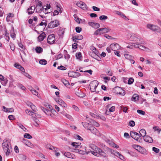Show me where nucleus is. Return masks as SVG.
<instances>
[{
	"label": "nucleus",
	"instance_id": "1",
	"mask_svg": "<svg viewBox=\"0 0 161 161\" xmlns=\"http://www.w3.org/2000/svg\"><path fill=\"white\" fill-rule=\"evenodd\" d=\"M2 146L3 151L6 153V155L7 156H8L10 153L11 149V146L10 142L8 140L5 139L3 141Z\"/></svg>",
	"mask_w": 161,
	"mask_h": 161
},
{
	"label": "nucleus",
	"instance_id": "2",
	"mask_svg": "<svg viewBox=\"0 0 161 161\" xmlns=\"http://www.w3.org/2000/svg\"><path fill=\"white\" fill-rule=\"evenodd\" d=\"M130 40L136 42L135 43H144L143 39L135 34H132L130 36Z\"/></svg>",
	"mask_w": 161,
	"mask_h": 161
},
{
	"label": "nucleus",
	"instance_id": "3",
	"mask_svg": "<svg viewBox=\"0 0 161 161\" xmlns=\"http://www.w3.org/2000/svg\"><path fill=\"white\" fill-rule=\"evenodd\" d=\"M110 30L111 29L110 28H99L95 31L94 34L95 35H100L102 34L108 33L110 31Z\"/></svg>",
	"mask_w": 161,
	"mask_h": 161
},
{
	"label": "nucleus",
	"instance_id": "4",
	"mask_svg": "<svg viewBox=\"0 0 161 161\" xmlns=\"http://www.w3.org/2000/svg\"><path fill=\"white\" fill-rule=\"evenodd\" d=\"M147 27L153 31H156L157 32L160 33L161 31L160 27L157 25L152 24H147Z\"/></svg>",
	"mask_w": 161,
	"mask_h": 161
},
{
	"label": "nucleus",
	"instance_id": "5",
	"mask_svg": "<svg viewBox=\"0 0 161 161\" xmlns=\"http://www.w3.org/2000/svg\"><path fill=\"white\" fill-rule=\"evenodd\" d=\"M98 85V81L94 80L92 81L90 84V89L92 92L96 91V89Z\"/></svg>",
	"mask_w": 161,
	"mask_h": 161
},
{
	"label": "nucleus",
	"instance_id": "6",
	"mask_svg": "<svg viewBox=\"0 0 161 161\" xmlns=\"http://www.w3.org/2000/svg\"><path fill=\"white\" fill-rule=\"evenodd\" d=\"M55 41V36L54 34L49 35L47 38V42L49 44H53Z\"/></svg>",
	"mask_w": 161,
	"mask_h": 161
},
{
	"label": "nucleus",
	"instance_id": "7",
	"mask_svg": "<svg viewBox=\"0 0 161 161\" xmlns=\"http://www.w3.org/2000/svg\"><path fill=\"white\" fill-rule=\"evenodd\" d=\"M91 153L95 156H97L98 154H99L103 157H106L107 156V154L100 148H99L97 152L91 151Z\"/></svg>",
	"mask_w": 161,
	"mask_h": 161
},
{
	"label": "nucleus",
	"instance_id": "8",
	"mask_svg": "<svg viewBox=\"0 0 161 161\" xmlns=\"http://www.w3.org/2000/svg\"><path fill=\"white\" fill-rule=\"evenodd\" d=\"M59 25L58 21L57 20H55L49 23L48 27L50 28H53L57 27Z\"/></svg>",
	"mask_w": 161,
	"mask_h": 161
},
{
	"label": "nucleus",
	"instance_id": "9",
	"mask_svg": "<svg viewBox=\"0 0 161 161\" xmlns=\"http://www.w3.org/2000/svg\"><path fill=\"white\" fill-rule=\"evenodd\" d=\"M114 91H115V92L116 94L121 95L123 96L125 95V91L120 87L118 86L115 87Z\"/></svg>",
	"mask_w": 161,
	"mask_h": 161
},
{
	"label": "nucleus",
	"instance_id": "10",
	"mask_svg": "<svg viewBox=\"0 0 161 161\" xmlns=\"http://www.w3.org/2000/svg\"><path fill=\"white\" fill-rule=\"evenodd\" d=\"M110 48L113 51H116L120 49V46L118 44L114 43L110 45Z\"/></svg>",
	"mask_w": 161,
	"mask_h": 161
},
{
	"label": "nucleus",
	"instance_id": "11",
	"mask_svg": "<svg viewBox=\"0 0 161 161\" xmlns=\"http://www.w3.org/2000/svg\"><path fill=\"white\" fill-rule=\"evenodd\" d=\"M25 112L28 115H31L32 117H34V116H36L37 118H40L41 117V115L39 114L34 113L32 111H31L28 109H27L25 110Z\"/></svg>",
	"mask_w": 161,
	"mask_h": 161
},
{
	"label": "nucleus",
	"instance_id": "12",
	"mask_svg": "<svg viewBox=\"0 0 161 161\" xmlns=\"http://www.w3.org/2000/svg\"><path fill=\"white\" fill-rule=\"evenodd\" d=\"M56 102L58 103L59 105L63 107H67V104L66 103L62 100L61 99L58 98L56 99Z\"/></svg>",
	"mask_w": 161,
	"mask_h": 161
},
{
	"label": "nucleus",
	"instance_id": "13",
	"mask_svg": "<svg viewBox=\"0 0 161 161\" xmlns=\"http://www.w3.org/2000/svg\"><path fill=\"white\" fill-rule=\"evenodd\" d=\"M76 5L83 9L85 10L86 9V4L82 1L77 2L76 3Z\"/></svg>",
	"mask_w": 161,
	"mask_h": 161
},
{
	"label": "nucleus",
	"instance_id": "14",
	"mask_svg": "<svg viewBox=\"0 0 161 161\" xmlns=\"http://www.w3.org/2000/svg\"><path fill=\"white\" fill-rule=\"evenodd\" d=\"M48 107L51 110V112L52 115V117L53 118H55L57 114V113L54 109L52 107L51 105H48Z\"/></svg>",
	"mask_w": 161,
	"mask_h": 161
},
{
	"label": "nucleus",
	"instance_id": "15",
	"mask_svg": "<svg viewBox=\"0 0 161 161\" xmlns=\"http://www.w3.org/2000/svg\"><path fill=\"white\" fill-rule=\"evenodd\" d=\"M88 24L90 26L95 29H97L100 26V25L97 23L89 22H88Z\"/></svg>",
	"mask_w": 161,
	"mask_h": 161
},
{
	"label": "nucleus",
	"instance_id": "16",
	"mask_svg": "<svg viewBox=\"0 0 161 161\" xmlns=\"http://www.w3.org/2000/svg\"><path fill=\"white\" fill-rule=\"evenodd\" d=\"M143 43H136V44H132L133 46H134V47L136 48H139L140 49L144 50L145 47L142 45Z\"/></svg>",
	"mask_w": 161,
	"mask_h": 161
},
{
	"label": "nucleus",
	"instance_id": "17",
	"mask_svg": "<svg viewBox=\"0 0 161 161\" xmlns=\"http://www.w3.org/2000/svg\"><path fill=\"white\" fill-rule=\"evenodd\" d=\"M90 130L91 132L93 134H95L97 136H99L100 135V133L99 132V131L97 130V129L92 126L90 129Z\"/></svg>",
	"mask_w": 161,
	"mask_h": 161
},
{
	"label": "nucleus",
	"instance_id": "18",
	"mask_svg": "<svg viewBox=\"0 0 161 161\" xmlns=\"http://www.w3.org/2000/svg\"><path fill=\"white\" fill-rule=\"evenodd\" d=\"M35 9V7L34 6H32L27 9V13L29 14H31L34 12Z\"/></svg>",
	"mask_w": 161,
	"mask_h": 161
},
{
	"label": "nucleus",
	"instance_id": "19",
	"mask_svg": "<svg viewBox=\"0 0 161 161\" xmlns=\"http://www.w3.org/2000/svg\"><path fill=\"white\" fill-rule=\"evenodd\" d=\"M115 12L117 14L119 15L121 17L123 18L125 20H129L128 18L126 17L124 14L121 12L118 11H115Z\"/></svg>",
	"mask_w": 161,
	"mask_h": 161
},
{
	"label": "nucleus",
	"instance_id": "20",
	"mask_svg": "<svg viewBox=\"0 0 161 161\" xmlns=\"http://www.w3.org/2000/svg\"><path fill=\"white\" fill-rule=\"evenodd\" d=\"M36 116H34V117H33V119L34 121L33 123L34 125L36 127H38L40 124V122L39 121V119L36 118Z\"/></svg>",
	"mask_w": 161,
	"mask_h": 161
},
{
	"label": "nucleus",
	"instance_id": "21",
	"mask_svg": "<svg viewBox=\"0 0 161 161\" xmlns=\"http://www.w3.org/2000/svg\"><path fill=\"white\" fill-rule=\"evenodd\" d=\"M82 124L83 126L86 129L89 130H90V129L92 127V125L88 123L84 122H82Z\"/></svg>",
	"mask_w": 161,
	"mask_h": 161
},
{
	"label": "nucleus",
	"instance_id": "22",
	"mask_svg": "<svg viewBox=\"0 0 161 161\" xmlns=\"http://www.w3.org/2000/svg\"><path fill=\"white\" fill-rule=\"evenodd\" d=\"M46 36V34L45 32H43L40 34L38 37V41L41 42L42 41Z\"/></svg>",
	"mask_w": 161,
	"mask_h": 161
},
{
	"label": "nucleus",
	"instance_id": "23",
	"mask_svg": "<svg viewBox=\"0 0 161 161\" xmlns=\"http://www.w3.org/2000/svg\"><path fill=\"white\" fill-rule=\"evenodd\" d=\"M89 147L93 151H92L97 152L99 148L95 145L91 144L89 145Z\"/></svg>",
	"mask_w": 161,
	"mask_h": 161
},
{
	"label": "nucleus",
	"instance_id": "24",
	"mask_svg": "<svg viewBox=\"0 0 161 161\" xmlns=\"http://www.w3.org/2000/svg\"><path fill=\"white\" fill-rule=\"evenodd\" d=\"M75 94L78 96L83 97L85 96V94L80 90H79L78 89L77 91H75Z\"/></svg>",
	"mask_w": 161,
	"mask_h": 161
},
{
	"label": "nucleus",
	"instance_id": "25",
	"mask_svg": "<svg viewBox=\"0 0 161 161\" xmlns=\"http://www.w3.org/2000/svg\"><path fill=\"white\" fill-rule=\"evenodd\" d=\"M144 139L145 141L147 142L151 143L153 142V139L151 137L147 136H145L144 138Z\"/></svg>",
	"mask_w": 161,
	"mask_h": 161
},
{
	"label": "nucleus",
	"instance_id": "26",
	"mask_svg": "<svg viewBox=\"0 0 161 161\" xmlns=\"http://www.w3.org/2000/svg\"><path fill=\"white\" fill-rule=\"evenodd\" d=\"M14 66L17 69H19L21 71L25 72V70L24 68L19 64L16 63L14 64Z\"/></svg>",
	"mask_w": 161,
	"mask_h": 161
},
{
	"label": "nucleus",
	"instance_id": "27",
	"mask_svg": "<svg viewBox=\"0 0 161 161\" xmlns=\"http://www.w3.org/2000/svg\"><path fill=\"white\" fill-rule=\"evenodd\" d=\"M3 108L4 109V111L6 112H13L14 111V109L12 108H6L5 106H3Z\"/></svg>",
	"mask_w": 161,
	"mask_h": 161
},
{
	"label": "nucleus",
	"instance_id": "28",
	"mask_svg": "<svg viewBox=\"0 0 161 161\" xmlns=\"http://www.w3.org/2000/svg\"><path fill=\"white\" fill-rule=\"evenodd\" d=\"M139 96L137 94H134L132 96L131 100L134 102H136L138 100Z\"/></svg>",
	"mask_w": 161,
	"mask_h": 161
},
{
	"label": "nucleus",
	"instance_id": "29",
	"mask_svg": "<svg viewBox=\"0 0 161 161\" xmlns=\"http://www.w3.org/2000/svg\"><path fill=\"white\" fill-rule=\"evenodd\" d=\"M28 105L34 111H36L37 109L36 106L33 105L31 103H29Z\"/></svg>",
	"mask_w": 161,
	"mask_h": 161
},
{
	"label": "nucleus",
	"instance_id": "30",
	"mask_svg": "<svg viewBox=\"0 0 161 161\" xmlns=\"http://www.w3.org/2000/svg\"><path fill=\"white\" fill-rule=\"evenodd\" d=\"M64 156H66V157L70 158H74L73 157V155L72 154L68 152H65L64 154Z\"/></svg>",
	"mask_w": 161,
	"mask_h": 161
},
{
	"label": "nucleus",
	"instance_id": "31",
	"mask_svg": "<svg viewBox=\"0 0 161 161\" xmlns=\"http://www.w3.org/2000/svg\"><path fill=\"white\" fill-rule=\"evenodd\" d=\"M140 135L142 136H145L146 134V132L144 129H142L139 131Z\"/></svg>",
	"mask_w": 161,
	"mask_h": 161
},
{
	"label": "nucleus",
	"instance_id": "32",
	"mask_svg": "<svg viewBox=\"0 0 161 161\" xmlns=\"http://www.w3.org/2000/svg\"><path fill=\"white\" fill-rule=\"evenodd\" d=\"M55 5L57 7V10L59 12L62 13L63 9L62 8H61L60 5L58 4V3H56Z\"/></svg>",
	"mask_w": 161,
	"mask_h": 161
},
{
	"label": "nucleus",
	"instance_id": "33",
	"mask_svg": "<svg viewBox=\"0 0 161 161\" xmlns=\"http://www.w3.org/2000/svg\"><path fill=\"white\" fill-rule=\"evenodd\" d=\"M90 123L92 125H93L96 127H98L99 125V124L97 122L93 120H91Z\"/></svg>",
	"mask_w": 161,
	"mask_h": 161
},
{
	"label": "nucleus",
	"instance_id": "34",
	"mask_svg": "<svg viewBox=\"0 0 161 161\" xmlns=\"http://www.w3.org/2000/svg\"><path fill=\"white\" fill-rule=\"evenodd\" d=\"M71 145L75 147V148H80L81 147V146L80 145V144H79L78 143L73 142L72 143Z\"/></svg>",
	"mask_w": 161,
	"mask_h": 161
},
{
	"label": "nucleus",
	"instance_id": "35",
	"mask_svg": "<svg viewBox=\"0 0 161 161\" xmlns=\"http://www.w3.org/2000/svg\"><path fill=\"white\" fill-rule=\"evenodd\" d=\"M138 151L140 152L141 153L143 154H147V152L145 149L142 148L141 147H140V148L138 150Z\"/></svg>",
	"mask_w": 161,
	"mask_h": 161
},
{
	"label": "nucleus",
	"instance_id": "36",
	"mask_svg": "<svg viewBox=\"0 0 161 161\" xmlns=\"http://www.w3.org/2000/svg\"><path fill=\"white\" fill-rule=\"evenodd\" d=\"M135 140L139 142H140L142 140V138L140 136V135L139 133H137Z\"/></svg>",
	"mask_w": 161,
	"mask_h": 161
},
{
	"label": "nucleus",
	"instance_id": "37",
	"mask_svg": "<svg viewBox=\"0 0 161 161\" xmlns=\"http://www.w3.org/2000/svg\"><path fill=\"white\" fill-rule=\"evenodd\" d=\"M76 56L77 59H79L80 61L82 60V56L81 53L80 52H79L76 53Z\"/></svg>",
	"mask_w": 161,
	"mask_h": 161
},
{
	"label": "nucleus",
	"instance_id": "38",
	"mask_svg": "<svg viewBox=\"0 0 161 161\" xmlns=\"http://www.w3.org/2000/svg\"><path fill=\"white\" fill-rule=\"evenodd\" d=\"M62 81L64 85L67 87H68L69 85V84L68 81L65 79H63L62 80Z\"/></svg>",
	"mask_w": 161,
	"mask_h": 161
},
{
	"label": "nucleus",
	"instance_id": "39",
	"mask_svg": "<svg viewBox=\"0 0 161 161\" xmlns=\"http://www.w3.org/2000/svg\"><path fill=\"white\" fill-rule=\"evenodd\" d=\"M42 48L40 47H37L35 48V50L37 53H40L42 51Z\"/></svg>",
	"mask_w": 161,
	"mask_h": 161
},
{
	"label": "nucleus",
	"instance_id": "40",
	"mask_svg": "<svg viewBox=\"0 0 161 161\" xmlns=\"http://www.w3.org/2000/svg\"><path fill=\"white\" fill-rule=\"evenodd\" d=\"M131 147L138 151L141 147L140 146L136 144H133L132 145Z\"/></svg>",
	"mask_w": 161,
	"mask_h": 161
},
{
	"label": "nucleus",
	"instance_id": "41",
	"mask_svg": "<svg viewBox=\"0 0 161 161\" xmlns=\"http://www.w3.org/2000/svg\"><path fill=\"white\" fill-rule=\"evenodd\" d=\"M137 133L134 131H131L130 132V136L135 139Z\"/></svg>",
	"mask_w": 161,
	"mask_h": 161
},
{
	"label": "nucleus",
	"instance_id": "42",
	"mask_svg": "<svg viewBox=\"0 0 161 161\" xmlns=\"http://www.w3.org/2000/svg\"><path fill=\"white\" fill-rule=\"evenodd\" d=\"M47 9H48L47 8V7H46V5L44 6L43 7V9L41 10H40V11L38 12V13H41L42 12V10L43 12H44V13L46 14L48 13V12L46 11L47 10Z\"/></svg>",
	"mask_w": 161,
	"mask_h": 161
},
{
	"label": "nucleus",
	"instance_id": "43",
	"mask_svg": "<svg viewBox=\"0 0 161 161\" xmlns=\"http://www.w3.org/2000/svg\"><path fill=\"white\" fill-rule=\"evenodd\" d=\"M108 17L104 15H102L99 17V19L101 20H105L108 19Z\"/></svg>",
	"mask_w": 161,
	"mask_h": 161
},
{
	"label": "nucleus",
	"instance_id": "44",
	"mask_svg": "<svg viewBox=\"0 0 161 161\" xmlns=\"http://www.w3.org/2000/svg\"><path fill=\"white\" fill-rule=\"evenodd\" d=\"M14 16V14L12 13H9L8 14L6 19L7 21H9L11 19V17Z\"/></svg>",
	"mask_w": 161,
	"mask_h": 161
},
{
	"label": "nucleus",
	"instance_id": "45",
	"mask_svg": "<svg viewBox=\"0 0 161 161\" xmlns=\"http://www.w3.org/2000/svg\"><path fill=\"white\" fill-rule=\"evenodd\" d=\"M51 110H48V109H47L46 110H45L44 113L46 114L47 115L50 116L52 117V114L51 113Z\"/></svg>",
	"mask_w": 161,
	"mask_h": 161
},
{
	"label": "nucleus",
	"instance_id": "46",
	"mask_svg": "<svg viewBox=\"0 0 161 161\" xmlns=\"http://www.w3.org/2000/svg\"><path fill=\"white\" fill-rule=\"evenodd\" d=\"M120 108L123 110V111L125 112L126 113L127 112V111L128 110V108L127 107L125 106H123L122 105L120 106Z\"/></svg>",
	"mask_w": 161,
	"mask_h": 161
},
{
	"label": "nucleus",
	"instance_id": "47",
	"mask_svg": "<svg viewBox=\"0 0 161 161\" xmlns=\"http://www.w3.org/2000/svg\"><path fill=\"white\" fill-rule=\"evenodd\" d=\"M75 20L77 23H80V21L81 20V19H79L76 15H74Z\"/></svg>",
	"mask_w": 161,
	"mask_h": 161
},
{
	"label": "nucleus",
	"instance_id": "48",
	"mask_svg": "<svg viewBox=\"0 0 161 161\" xmlns=\"http://www.w3.org/2000/svg\"><path fill=\"white\" fill-rule=\"evenodd\" d=\"M30 90L34 95L36 96L38 95V93L34 89L32 88V89H30Z\"/></svg>",
	"mask_w": 161,
	"mask_h": 161
},
{
	"label": "nucleus",
	"instance_id": "49",
	"mask_svg": "<svg viewBox=\"0 0 161 161\" xmlns=\"http://www.w3.org/2000/svg\"><path fill=\"white\" fill-rule=\"evenodd\" d=\"M24 136L25 138L28 139H31L32 138V136L28 133H25L24 135Z\"/></svg>",
	"mask_w": 161,
	"mask_h": 161
},
{
	"label": "nucleus",
	"instance_id": "50",
	"mask_svg": "<svg viewBox=\"0 0 161 161\" xmlns=\"http://www.w3.org/2000/svg\"><path fill=\"white\" fill-rule=\"evenodd\" d=\"M39 25L41 26L44 25L45 27H46L47 25L46 20H43L40 23Z\"/></svg>",
	"mask_w": 161,
	"mask_h": 161
},
{
	"label": "nucleus",
	"instance_id": "51",
	"mask_svg": "<svg viewBox=\"0 0 161 161\" xmlns=\"http://www.w3.org/2000/svg\"><path fill=\"white\" fill-rule=\"evenodd\" d=\"M19 128L22 129L25 132L27 131L26 129L22 124H19L18 125Z\"/></svg>",
	"mask_w": 161,
	"mask_h": 161
},
{
	"label": "nucleus",
	"instance_id": "52",
	"mask_svg": "<svg viewBox=\"0 0 161 161\" xmlns=\"http://www.w3.org/2000/svg\"><path fill=\"white\" fill-rule=\"evenodd\" d=\"M90 49L95 54L97 53V51L96 50V48L94 47L91 46L90 47Z\"/></svg>",
	"mask_w": 161,
	"mask_h": 161
},
{
	"label": "nucleus",
	"instance_id": "53",
	"mask_svg": "<svg viewBox=\"0 0 161 161\" xmlns=\"http://www.w3.org/2000/svg\"><path fill=\"white\" fill-rule=\"evenodd\" d=\"M25 144L27 146L31 147H33V144L28 141L26 142Z\"/></svg>",
	"mask_w": 161,
	"mask_h": 161
},
{
	"label": "nucleus",
	"instance_id": "54",
	"mask_svg": "<svg viewBox=\"0 0 161 161\" xmlns=\"http://www.w3.org/2000/svg\"><path fill=\"white\" fill-rule=\"evenodd\" d=\"M64 115L68 119H69L71 120L73 119L72 117L70 115L67 113H65L64 114Z\"/></svg>",
	"mask_w": 161,
	"mask_h": 161
},
{
	"label": "nucleus",
	"instance_id": "55",
	"mask_svg": "<svg viewBox=\"0 0 161 161\" xmlns=\"http://www.w3.org/2000/svg\"><path fill=\"white\" fill-rule=\"evenodd\" d=\"M137 112L139 114H141L142 115H144L145 114V111L141 110H137Z\"/></svg>",
	"mask_w": 161,
	"mask_h": 161
},
{
	"label": "nucleus",
	"instance_id": "56",
	"mask_svg": "<svg viewBox=\"0 0 161 161\" xmlns=\"http://www.w3.org/2000/svg\"><path fill=\"white\" fill-rule=\"evenodd\" d=\"M125 57L126 59H129V60L130 59H131V58H132V57L129 54H125Z\"/></svg>",
	"mask_w": 161,
	"mask_h": 161
},
{
	"label": "nucleus",
	"instance_id": "57",
	"mask_svg": "<svg viewBox=\"0 0 161 161\" xmlns=\"http://www.w3.org/2000/svg\"><path fill=\"white\" fill-rule=\"evenodd\" d=\"M39 63L42 65H46L47 64V61L45 59H42L39 61Z\"/></svg>",
	"mask_w": 161,
	"mask_h": 161
},
{
	"label": "nucleus",
	"instance_id": "58",
	"mask_svg": "<svg viewBox=\"0 0 161 161\" xmlns=\"http://www.w3.org/2000/svg\"><path fill=\"white\" fill-rule=\"evenodd\" d=\"M129 125L130 126L133 127L135 125V124L134 121L131 120L129 122Z\"/></svg>",
	"mask_w": 161,
	"mask_h": 161
},
{
	"label": "nucleus",
	"instance_id": "59",
	"mask_svg": "<svg viewBox=\"0 0 161 161\" xmlns=\"http://www.w3.org/2000/svg\"><path fill=\"white\" fill-rule=\"evenodd\" d=\"M80 75V73L78 72H74V77H77Z\"/></svg>",
	"mask_w": 161,
	"mask_h": 161
},
{
	"label": "nucleus",
	"instance_id": "60",
	"mask_svg": "<svg viewBox=\"0 0 161 161\" xmlns=\"http://www.w3.org/2000/svg\"><path fill=\"white\" fill-rule=\"evenodd\" d=\"M134 81V79L132 78H130L129 79L128 83L129 84H131L133 83Z\"/></svg>",
	"mask_w": 161,
	"mask_h": 161
},
{
	"label": "nucleus",
	"instance_id": "61",
	"mask_svg": "<svg viewBox=\"0 0 161 161\" xmlns=\"http://www.w3.org/2000/svg\"><path fill=\"white\" fill-rule=\"evenodd\" d=\"M89 152V151H88V152H87L86 151H83L80 150L79 153L81 154H85L86 153L88 154Z\"/></svg>",
	"mask_w": 161,
	"mask_h": 161
},
{
	"label": "nucleus",
	"instance_id": "62",
	"mask_svg": "<svg viewBox=\"0 0 161 161\" xmlns=\"http://www.w3.org/2000/svg\"><path fill=\"white\" fill-rule=\"evenodd\" d=\"M153 129L155 131L157 130L158 133H160L161 131V129H159L158 126H154Z\"/></svg>",
	"mask_w": 161,
	"mask_h": 161
},
{
	"label": "nucleus",
	"instance_id": "63",
	"mask_svg": "<svg viewBox=\"0 0 161 161\" xmlns=\"http://www.w3.org/2000/svg\"><path fill=\"white\" fill-rule=\"evenodd\" d=\"M75 138L78 139L80 140H82V138L79 135H75Z\"/></svg>",
	"mask_w": 161,
	"mask_h": 161
},
{
	"label": "nucleus",
	"instance_id": "64",
	"mask_svg": "<svg viewBox=\"0 0 161 161\" xmlns=\"http://www.w3.org/2000/svg\"><path fill=\"white\" fill-rule=\"evenodd\" d=\"M153 150L156 153H158L159 151V149L155 147H153L152 148Z\"/></svg>",
	"mask_w": 161,
	"mask_h": 161
}]
</instances>
